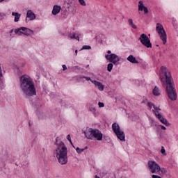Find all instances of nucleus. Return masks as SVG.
I'll return each mask as SVG.
<instances>
[{
    "instance_id": "f257e3e1",
    "label": "nucleus",
    "mask_w": 178,
    "mask_h": 178,
    "mask_svg": "<svg viewBox=\"0 0 178 178\" xmlns=\"http://www.w3.org/2000/svg\"><path fill=\"white\" fill-rule=\"evenodd\" d=\"M19 81L20 88L26 98H30V97L37 95V90H35L34 81H33L31 77L26 74L22 75L19 78Z\"/></svg>"
},
{
    "instance_id": "f03ea898",
    "label": "nucleus",
    "mask_w": 178,
    "mask_h": 178,
    "mask_svg": "<svg viewBox=\"0 0 178 178\" xmlns=\"http://www.w3.org/2000/svg\"><path fill=\"white\" fill-rule=\"evenodd\" d=\"M160 74H163L165 77L166 88L165 91L170 99L171 101H176L177 99V93L172 83V75L169 72V70L165 66H161Z\"/></svg>"
},
{
    "instance_id": "7ed1b4c3",
    "label": "nucleus",
    "mask_w": 178,
    "mask_h": 178,
    "mask_svg": "<svg viewBox=\"0 0 178 178\" xmlns=\"http://www.w3.org/2000/svg\"><path fill=\"white\" fill-rule=\"evenodd\" d=\"M56 156L60 165L67 163V147L63 141L60 142L59 145L56 149Z\"/></svg>"
},
{
    "instance_id": "20e7f679",
    "label": "nucleus",
    "mask_w": 178,
    "mask_h": 178,
    "mask_svg": "<svg viewBox=\"0 0 178 178\" xmlns=\"http://www.w3.org/2000/svg\"><path fill=\"white\" fill-rule=\"evenodd\" d=\"M156 30L158 34L160 35V38L162 40L163 45H165V44H166L168 37L166 35V32L163 29V26L159 23H157Z\"/></svg>"
},
{
    "instance_id": "39448f33",
    "label": "nucleus",
    "mask_w": 178,
    "mask_h": 178,
    "mask_svg": "<svg viewBox=\"0 0 178 178\" xmlns=\"http://www.w3.org/2000/svg\"><path fill=\"white\" fill-rule=\"evenodd\" d=\"M138 41L141 42L142 45L146 47V48H152V43H151V40L145 33H142L138 38Z\"/></svg>"
},
{
    "instance_id": "423d86ee",
    "label": "nucleus",
    "mask_w": 178,
    "mask_h": 178,
    "mask_svg": "<svg viewBox=\"0 0 178 178\" xmlns=\"http://www.w3.org/2000/svg\"><path fill=\"white\" fill-rule=\"evenodd\" d=\"M149 170L151 173H158L160 165L154 161H149L147 163Z\"/></svg>"
},
{
    "instance_id": "0eeeda50",
    "label": "nucleus",
    "mask_w": 178,
    "mask_h": 178,
    "mask_svg": "<svg viewBox=\"0 0 178 178\" xmlns=\"http://www.w3.org/2000/svg\"><path fill=\"white\" fill-rule=\"evenodd\" d=\"M105 58L108 62H111V63H113V65H118L119 63V61L120 59L119 58V56L115 54H106Z\"/></svg>"
},
{
    "instance_id": "6e6552de",
    "label": "nucleus",
    "mask_w": 178,
    "mask_h": 178,
    "mask_svg": "<svg viewBox=\"0 0 178 178\" xmlns=\"http://www.w3.org/2000/svg\"><path fill=\"white\" fill-rule=\"evenodd\" d=\"M152 112L155 113V116L159 119V120H160L161 123H163V124H165V126H167L168 127L170 126V123L168 121V120H166V118H163L161 113L157 114L155 112V110H152Z\"/></svg>"
},
{
    "instance_id": "1a4fd4ad",
    "label": "nucleus",
    "mask_w": 178,
    "mask_h": 178,
    "mask_svg": "<svg viewBox=\"0 0 178 178\" xmlns=\"http://www.w3.org/2000/svg\"><path fill=\"white\" fill-rule=\"evenodd\" d=\"M92 136H93V140L95 139V140H97V141H101L104 137V135L102 134L101 131L97 129H93Z\"/></svg>"
},
{
    "instance_id": "9d476101",
    "label": "nucleus",
    "mask_w": 178,
    "mask_h": 178,
    "mask_svg": "<svg viewBox=\"0 0 178 178\" xmlns=\"http://www.w3.org/2000/svg\"><path fill=\"white\" fill-rule=\"evenodd\" d=\"M20 30H22V31H23L22 34H24V35H26L27 37L34 34V31H33L29 28L20 27Z\"/></svg>"
},
{
    "instance_id": "9b49d317",
    "label": "nucleus",
    "mask_w": 178,
    "mask_h": 178,
    "mask_svg": "<svg viewBox=\"0 0 178 178\" xmlns=\"http://www.w3.org/2000/svg\"><path fill=\"white\" fill-rule=\"evenodd\" d=\"M115 134L120 141H126V135L123 131H118Z\"/></svg>"
},
{
    "instance_id": "f8f14e48",
    "label": "nucleus",
    "mask_w": 178,
    "mask_h": 178,
    "mask_svg": "<svg viewBox=\"0 0 178 178\" xmlns=\"http://www.w3.org/2000/svg\"><path fill=\"white\" fill-rule=\"evenodd\" d=\"M83 133L86 138H88L89 140H93L92 133H94V129H92V128L88 129V130L83 131Z\"/></svg>"
},
{
    "instance_id": "ddd939ff",
    "label": "nucleus",
    "mask_w": 178,
    "mask_h": 178,
    "mask_svg": "<svg viewBox=\"0 0 178 178\" xmlns=\"http://www.w3.org/2000/svg\"><path fill=\"white\" fill-rule=\"evenodd\" d=\"M92 83L95 86V87H98V90H99V91H104L105 86L102 85L101 82L97 81H92Z\"/></svg>"
},
{
    "instance_id": "4468645a",
    "label": "nucleus",
    "mask_w": 178,
    "mask_h": 178,
    "mask_svg": "<svg viewBox=\"0 0 178 178\" xmlns=\"http://www.w3.org/2000/svg\"><path fill=\"white\" fill-rule=\"evenodd\" d=\"M60 9H62L60 6H58V5L54 6L53 10H52V15H54V16H56V15H58V13H59L60 12Z\"/></svg>"
},
{
    "instance_id": "2eb2a0df",
    "label": "nucleus",
    "mask_w": 178,
    "mask_h": 178,
    "mask_svg": "<svg viewBox=\"0 0 178 178\" xmlns=\"http://www.w3.org/2000/svg\"><path fill=\"white\" fill-rule=\"evenodd\" d=\"M26 17H28L29 20H34L35 19V14L31 10H29L26 13Z\"/></svg>"
},
{
    "instance_id": "dca6fc26",
    "label": "nucleus",
    "mask_w": 178,
    "mask_h": 178,
    "mask_svg": "<svg viewBox=\"0 0 178 178\" xmlns=\"http://www.w3.org/2000/svg\"><path fill=\"white\" fill-rule=\"evenodd\" d=\"M127 59V60H129V62H131V63H138V61L133 55H129Z\"/></svg>"
},
{
    "instance_id": "f3484780",
    "label": "nucleus",
    "mask_w": 178,
    "mask_h": 178,
    "mask_svg": "<svg viewBox=\"0 0 178 178\" xmlns=\"http://www.w3.org/2000/svg\"><path fill=\"white\" fill-rule=\"evenodd\" d=\"M112 129L113 133H117L120 130V127L119 126V124L115 122L112 124Z\"/></svg>"
},
{
    "instance_id": "a211bd4d",
    "label": "nucleus",
    "mask_w": 178,
    "mask_h": 178,
    "mask_svg": "<svg viewBox=\"0 0 178 178\" xmlns=\"http://www.w3.org/2000/svg\"><path fill=\"white\" fill-rule=\"evenodd\" d=\"M12 15L15 16L14 22L15 23H17V22H19V20L20 19V16H22V15L19 14V13H15V12L12 13Z\"/></svg>"
},
{
    "instance_id": "6ab92c4d",
    "label": "nucleus",
    "mask_w": 178,
    "mask_h": 178,
    "mask_svg": "<svg viewBox=\"0 0 178 178\" xmlns=\"http://www.w3.org/2000/svg\"><path fill=\"white\" fill-rule=\"evenodd\" d=\"M152 92H153V95H155L156 97L161 95V93L159 92V88H157V86L154 87Z\"/></svg>"
},
{
    "instance_id": "aec40b11",
    "label": "nucleus",
    "mask_w": 178,
    "mask_h": 178,
    "mask_svg": "<svg viewBox=\"0 0 178 178\" xmlns=\"http://www.w3.org/2000/svg\"><path fill=\"white\" fill-rule=\"evenodd\" d=\"M158 172H159L160 176H163V175H166L168 173V170H166L165 168L160 167V169L158 170Z\"/></svg>"
},
{
    "instance_id": "412c9836",
    "label": "nucleus",
    "mask_w": 178,
    "mask_h": 178,
    "mask_svg": "<svg viewBox=\"0 0 178 178\" xmlns=\"http://www.w3.org/2000/svg\"><path fill=\"white\" fill-rule=\"evenodd\" d=\"M128 23H129L130 27H131L132 29H137V26L136 24H134V22H133L132 19H129L128 20Z\"/></svg>"
},
{
    "instance_id": "4be33fe9",
    "label": "nucleus",
    "mask_w": 178,
    "mask_h": 178,
    "mask_svg": "<svg viewBox=\"0 0 178 178\" xmlns=\"http://www.w3.org/2000/svg\"><path fill=\"white\" fill-rule=\"evenodd\" d=\"M78 77L79 79H85L86 81H91V83H92V81H95V80L91 79L90 77L86 76H80Z\"/></svg>"
},
{
    "instance_id": "5701e85b",
    "label": "nucleus",
    "mask_w": 178,
    "mask_h": 178,
    "mask_svg": "<svg viewBox=\"0 0 178 178\" xmlns=\"http://www.w3.org/2000/svg\"><path fill=\"white\" fill-rule=\"evenodd\" d=\"M112 69H113V63H110L107 65V70L108 72H112Z\"/></svg>"
},
{
    "instance_id": "b1692460",
    "label": "nucleus",
    "mask_w": 178,
    "mask_h": 178,
    "mask_svg": "<svg viewBox=\"0 0 178 178\" xmlns=\"http://www.w3.org/2000/svg\"><path fill=\"white\" fill-rule=\"evenodd\" d=\"M143 10L144 11L145 15H147V13H148V8H147V6H143L142 8V10H139V12H143Z\"/></svg>"
},
{
    "instance_id": "393cba45",
    "label": "nucleus",
    "mask_w": 178,
    "mask_h": 178,
    "mask_svg": "<svg viewBox=\"0 0 178 178\" xmlns=\"http://www.w3.org/2000/svg\"><path fill=\"white\" fill-rule=\"evenodd\" d=\"M22 29H20V28L15 29V34H17L18 35H22V34H23V32L21 31Z\"/></svg>"
},
{
    "instance_id": "a878e982",
    "label": "nucleus",
    "mask_w": 178,
    "mask_h": 178,
    "mask_svg": "<svg viewBox=\"0 0 178 178\" xmlns=\"http://www.w3.org/2000/svg\"><path fill=\"white\" fill-rule=\"evenodd\" d=\"M138 3H139V5H138V10H143V6H144V3L143 2V1H140L138 2Z\"/></svg>"
},
{
    "instance_id": "bb28decb",
    "label": "nucleus",
    "mask_w": 178,
    "mask_h": 178,
    "mask_svg": "<svg viewBox=\"0 0 178 178\" xmlns=\"http://www.w3.org/2000/svg\"><path fill=\"white\" fill-rule=\"evenodd\" d=\"M161 152L163 156H166L167 154H166V150H165V147L163 146L161 147Z\"/></svg>"
},
{
    "instance_id": "cd10ccee",
    "label": "nucleus",
    "mask_w": 178,
    "mask_h": 178,
    "mask_svg": "<svg viewBox=\"0 0 178 178\" xmlns=\"http://www.w3.org/2000/svg\"><path fill=\"white\" fill-rule=\"evenodd\" d=\"M78 1H79V3L81 6H87V3H86V1H84V0H78Z\"/></svg>"
},
{
    "instance_id": "c85d7f7f",
    "label": "nucleus",
    "mask_w": 178,
    "mask_h": 178,
    "mask_svg": "<svg viewBox=\"0 0 178 178\" xmlns=\"http://www.w3.org/2000/svg\"><path fill=\"white\" fill-rule=\"evenodd\" d=\"M147 106L149 108V109H152V107L155 106V104L154 103L149 102H147Z\"/></svg>"
},
{
    "instance_id": "c756f323",
    "label": "nucleus",
    "mask_w": 178,
    "mask_h": 178,
    "mask_svg": "<svg viewBox=\"0 0 178 178\" xmlns=\"http://www.w3.org/2000/svg\"><path fill=\"white\" fill-rule=\"evenodd\" d=\"M76 151L78 154H81V152H83L84 149H81L79 147H76Z\"/></svg>"
},
{
    "instance_id": "7c9ffc66",
    "label": "nucleus",
    "mask_w": 178,
    "mask_h": 178,
    "mask_svg": "<svg viewBox=\"0 0 178 178\" xmlns=\"http://www.w3.org/2000/svg\"><path fill=\"white\" fill-rule=\"evenodd\" d=\"M154 109L156 112V113L158 115V113H159V111H161V109L159 108V107L158 106H154Z\"/></svg>"
},
{
    "instance_id": "2f4dec72",
    "label": "nucleus",
    "mask_w": 178,
    "mask_h": 178,
    "mask_svg": "<svg viewBox=\"0 0 178 178\" xmlns=\"http://www.w3.org/2000/svg\"><path fill=\"white\" fill-rule=\"evenodd\" d=\"M81 49H91V46L84 45L82 47Z\"/></svg>"
},
{
    "instance_id": "473e14b6",
    "label": "nucleus",
    "mask_w": 178,
    "mask_h": 178,
    "mask_svg": "<svg viewBox=\"0 0 178 178\" xmlns=\"http://www.w3.org/2000/svg\"><path fill=\"white\" fill-rule=\"evenodd\" d=\"M68 37L71 38V40H74L76 38V33H73L72 35H68Z\"/></svg>"
},
{
    "instance_id": "72a5a7b5",
    "label": "nucleus",
    "mask_w": 178,
    "mask_h": 178,
    "mask_svg": "<svg viewBox=\"0 0 178 178\" xmlns=\"http://www.w3.org/2000/svg\"><path fill=\"white\" fill-rule=\"evenodd\" d=\"M98 105H99V108H104V106H105V104H104V103L101 102L98 103Z\"/></svg>"
},
{
    "instance_id": "f704fd0d",
    "label": "nucleus",
    "mask_w": 178,
    "mask_h": 178,
    "mask_svg": "<svg viewBox=\"0 0 178 178\" xmlns=\"http://www.w3.org/2000/svg\"><path fill=\"white\" fill-rule=\"evenodd\" d=\"M90 112H92V113H95L97 110L95 108V107H90Z\"/></svg>"
},
{
    "instance_id": "c9c22d12",
    "label": "nucleus",
    "mask_w": 178,
    "mask_h": 178,
    "mask_svg": "<svg viewBox=\"0 0 178 178\" xmlns=\"http://www.w3.org/2000/svg\"><path fill=\"white\" fill-rule=\"evenodd\" d=\"M67 140H68L70 143H72V138L70 137V134L67 136Z\"/></svg>"
},
{
    "instance_id": "e433bc0d",
    "label": "nucleus",
    "mask_w": 178,
    "mask_h": 178,
    "mask_svg": "<svg viewBox=\"0 0 178 178\" xmlns=\"http://www.w3.org/2000/svg\"><path fill=\"white\" fill-rule=\"evenodd\" d=\"M147 102H148V99H147L143 100L141 104H145V105H147Z\"/></svg>"
},
{
    "instance_id": "4c0bfd02",
    "label": "nucleus",
    "mask_w": 178,
    "mask_h": 178,
    "mask_svg": "<svg viewBox=\"0 0 178 178\" xmlns=\"http://www.w3.org/2000/svg\"><path fill=\"white\" fill-rule=\"evenodd\" d=\"M160 79L161 80V81L163 83L165 81V77H162V76H160ZM163 86H165V83H163Z\"/></svg>"
},
{
    "instance_id": "58836bf2",
    "label": "nucleus",
    "mask_w": 178,
    "mask_h": 178,
    "mask_svg": "<svg viewBox=\"0 0 178 178\" xmlns=\"http://www.w3.org/2000/svg\"><path fill=\"white\" fill-rule=\"evenodd\" d=\"M4 16H5L4 13H0V20H2V19H3Z\"/></svg>"
},
{
    "instance_id": "ea45409f",
    "label": "nucleus",
    "mask_w": 178,
    "mask_h": 178,
    "mask_svg": "<svg viewBox=\"0 0 178 178\" xmlns=\"http://www.w3.org/2000/svg\"><path fill=\"white\" fill-rule=\"evenodd\" d=\"M152 178H162V177H161V176H159V175H152Z\"/></svg>"
},
{
    "instance_id": "a19ab883",
    "label": "nucleus",
    "mask_w": 178,
    "mask_h": 178,
    "mask_svg": "<svg viewBox=\"0 0 178 178\" xmlns=\"http://www.w3.org/2000/svg\"><path fill=\"white\" fill-rule=\"evenodd\" d=\"M160 127H161L162 130H166V127H165L163 125H160Z\"/></svg>"
},
{
    "instance_id": "79ce46f5",
    "label": "nucleus",
    "mask_w": 178,
    "mask_h": 178,
    "mask_svg": "<svg viewBox=\"0 0 178 178\" xmlns=\"http://www.w3.org/2000/svg\"><path fill=\"white\" fill-rule=\"evenodd\" d=\"M58 137L56 138V142L54 143V144L56 145H58V147H59V145L58 144Z\"/></svg>"
},
{
    "instance_id": "37998d69",
    "label": "nucleus",
    "mask_w": 178,
    "mask_h": 178,
    "mask_svg": "<svg viewBox=\"0 0 178 178\" xmlns=\"http://www.w3.org/2000/svg\"><path fill=\"white\" fill-rule=\"evenodd\" d=\"M66 69H67V67H66V65H63V70H66Z\"/></svg>"
},
{
    "instance_id": "c03bdc74",
    "label": "nucleus",
    "mask_w": 178,
    "mask_h": 178,
    "mask_svg": "<svg viewBox=\"0 0 178 178\" xmlns=\"http://www.w3.org/2000/svg\"><path fill=\"white\" fill-rule=\"evenodd\" d=\"M74 40H77L78 41H80V38H79V36H75Z\"/></svg>"
},
{
    "instance_id": "a18cd8bd",
    "label": "nucleus",
    "mask_w": 178,
    "mask_h": 178,
    "mask_svg": "<svg viewBox=\"0 0 178 178\" xmlns=\"http://www.w3.org/2000/svg\"><path fill=\"white\" fill-rule=\"evenodd\" d=\"M107 54H108V55H111V54H112V51H111V50H108Z\"/></svg>"
},
{
    "instance_id": "49530a36",
    "label": "nucleus",
    "mask_w": 178,
    "mask_h": 178,
    "mask_svg": "<svg viewBox=\"0 0 178 178\" xmlns=\"http://www.w3.org/2000/svg\"><path fill=\"white\" fill-rule=\"evenodd\" d=\"M75 69H78V70H80L81 68L79 66H75Z\"/></svg>"
},
{
    "instance_id": "de8ad7c7",
    "label": "nucleus",
    "mask_w": 178,
    "mask_h": 178,
    "mask_svg": "<svg viewBox=\"0 0 178 178\" xmlns=\"http://www.w3.org/2000/svg\"><path fill=\"white\" fill-rule=\"evenodd\" d=\"M28 17L26 18V23H29V19H27Z\"/></svg>"
},
{
    "instance_id": "09e8293b",
    "label": "nucleus",
    "mask_w": 178,
    "mask_h": 178,
    "mask_svg": "<svg viewBox=\"0 0 178 178\" xmlns=\"http://www.w3.org/2000/svg\"><path fill=\"white\" fill-rule=\"evenodd\" d=\"M77 52H78V50L76 49V50H75V54H76V55H77Z\"/></svg>"
},
{
    "instance_id": "8fccbe9b",
    "label": "nucleus",
    "mask_w": 178,
    "mask_h": 178,
    "mask_svg": "<svg viewBox=\"0 0 178 178\" xmlns=\"http://www.w3.org/2000/svg\"><path fill=\"white\" fill-rule=\"evenodd\" d=\"M10 33H13V29H12L11 31H10Z\"/></svg>"
},
{
    "instance_id": "3c124183",
    "label": "nucleus",
    "mask_w": 178,
    "mask_h": 178,
    "mask_svg": "<svg viewBox=\"0 0 178 178\" xmlns=\"http://www.w3.org/2000/svg\"><path fill=\"white\" fill-rule=\"evenodd\" d=\"M70 143L71 145H73V142H72V140Z\"/></svg>"
},
{
    "instance_id": "603ef678",
    "label": "nucleus",
    "mask_w": 178,
    "mask_h": 178,
    "mask_svg": "<svg viewBox=\"0 0 178 178\" xmlns=\"http://www.w3.org/2000/svg\"><path fill=\"white\" fill-rule=\"evenodd\" d=\"M72 146L73 147V148H76V147H74V145H72Z\"/></svg>"
},
{
    "instance_id": "864d4df0",
    "label": "nucleus",
    "mask_w": 178,
    "mask_h": 178,
    "mask_svg": "<svg viewBox=\"0 0 178 178\" xmlns=\"http://www.w3.org/2000/svg\"><path fill=\"white\" fill-rule=\"evenodd\" d=\"M87 148H88V147L86 146L84 149H87Z\"/></svg>"
},
{
    "instance_id": "5fc2aeb1",
    "label": "nucleus",
    "mask_w": 178,
    "mask_h": 178,
    "mask_svg": "<svg viewBox=\"0 0 178 178\" xmlns=\"http://www.w3.org/2000/svg\"><path fill=\"white\" fill-rule=\"evenodd\" d=\"M95 178H99V177H98V175H95Z\"/></svg>"
},
{
    "instance_id": "6e6d98bb",
    "label": "nucleus",
    "mask_w": 178,
    "mask_h": 178,
    "mask_svg": "<svg viewBox=\"0 0 178 178\" xmlns=\"http://www.w3.org/2000/svg\"><path fill=\"white\" fill-rule=\"evenodd\" d=\"M105 138H108V137L106 136H104V139L105 140Z\"/></svg>"
},
{
    "instance_id": "4d7b16f0",
    "label": "nucleus",
    "mask_w": 178,
    "mask_h": 178,
    "mask_svg": "<svg viewBox=\"0 0 178 178\" xmlns=\"http://www.w3.org/2000/svg\"><path fill=\"white\" fill-rule=\"evenodd\" d=\"M4 0H0V2H3Z\"/></svg>"
},
{
    "instance_id": "13d9d810",
    "label": "nucleus",
    "mask_w": 178,
    "mask_h": 178,
    "mask_svg": "<svg viewBox=\"0 0 178 178\" xmlns=\"http://www.w3.org/2000/svg\"><path fill=\"white\" fill-rule=\"evenodd\" d=\"M29 126H31V124H30V122H29Z\"/></svg>"
},
{
    "instance_id": "bf43d9fd",
    "label": "nucleus",
    "mask_w": 178,
    "mask_h": 178,
    "mask_svg": "<svg viewBox=\"0 0 178 178\" xmlns=\"http://www.w3.org/2000/svg\"><path fill=\"white\" fill-rule=\"evenodd\" d=\"M70 8V6H68V9Z\"/></svg>"
},
{
    "instance_id": "052dcab7",
    "label": "nucleus",
    "mask_w": 178,
    "mask_h": 178,
    "mask_svg": "<svg viewBox=\"0 0 178 178\" xmlns=\"http://www.w3.org/2000/svg\"><path fill=\"white\" fill-rule=\"evenodd\" d=\"M156 47H159V45L157 44Z\"/></svg>"
}]
</instances>
